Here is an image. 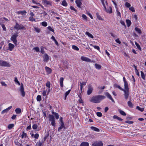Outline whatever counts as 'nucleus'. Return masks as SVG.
I'll return each mask as SVG.
<instances>
[{
  "mask_svg": "<svg viewBox=\"0 0 146 146\" xmlns=\"http://www.w3.org/2000/svg\"><path fill=\"white\" fill-rule=\"evenodd\" d=\"M106 98L105 96L102 95H96L92 96L90 98L89 101L94 103H99L102 100Z\"/></svg>",
  "mask_w": 146,
  "mask_h": 146,
  "instance_id": "obj_1",
  "label": "nucleus"
},
{
  "mask_svg": "<svg viewBox=\"0 0 146 146\" xmlns=\"http://www.w3.org/2000/svg\"><path fill=\"white\" fill-rule=\"evenodd\" d=\"M49 121L51 122V124L52 126H55L56 125L55 118L54 116L52 115L49 114L48 116Z\"/></svg>",
  "mask_w": 146,
  "mask_h": 146,
  "instance_id": "obj_2",
  "label": "nucleus"
},
{
  "mask_svg": "<svg viewBox=\"0 0 146 146\" xmlns=\"http://www.w3.org/2000/svg\"><path fill=\"white\" fill-rule=\"evenodd\" d=\"M14 28L17 30H23L25 29V27L23 25L21 24H19L17 23H16V25L14 26Z\"/></svg>",
  "mask_w": 146,
  "mask_h": 146,
  "instance_id": "obj_3",
  "label": "nucleus"
},
{
  "mask_svg": "<svg viewBox=\"0 0 146 146\" xmlns=\"http://www.w3.org/2000/svg\"><path fill=\"white\" fill-rule=\"evenodd\" d=\"M19 91L20 93L23 97H24L25 95V93L24 90V88L23 85L22 83H21V86L19 88Z\"/></svg>",
  "mask_w": 146,
  "mask_h": 146,
  "instance_id": "obj_4",
  "label": "nucleus"
},
{
  "mask_svg": "<svg viewBox=\"0 0 146 146\" xmlns=\"http://www.w3.org/2000/svg\"><path fill=\"white\" fill-rule=\"evenodd\" d=\"M0 66L9 67L10 66V65L9 62H7L6 61L2 60H0Z\"/></svg>",
  "mask_w": 146,
  "mask_h": 146,
  "instance_id": "obj_5",
  "label": "nucleus"
},
{
  "mask_svg": "<svg viewBox=\"0 0 146 146\" xmlns=\"http://www.w3.org/2000/svg\"><path fill=\"white\" fill-rule=\"evenodd\" d=\"M17 36V34H15L13 35L11 38V40L13 41V43L15 45H17V40L16 39V38Z\"/></svg>",
  "mask_w": 146,
  "mask_h": 146,
  "instance_id": "obj_6",
  "label": "nucleus"
},
{
  "mask_svg": "<svg viewBox=\"0 0 146 146\" xmlns=\"http://www.w3.org/2000/svg\"><path fill=\"white\" fill-rule=\"evenodd\" d=\"M93 91V88L91 85H89L88 86V90L87 91V94L88 95H90L92 92Z\"/></svg>",
  "mask_w": 146,
  "mask_h": 146,
  "instance_id": "obj_7",
  "label": "nucleus"
},
{
  "mask_svg": "<svg viewBox=\"0 0 146 146\" xmlns=\"http://www.w3.org/2000/svg\"><path fill=\"white\" fill-rule=\"evenodd\" d=\"M103 143L101 141H96L92 144V146H102Z\"/></svg>",
  "mask_w": 146,
  "mask_h": 146,
  "instance_id": "obj_8",
  "label": "nucleus"
},
{
  "mask_svg": "<svg viewBox=\"0 0 146 146\" xmlns=\"http://www.w3.org/2000/svg\"><path fill=\"white\" fill-rule=\"evenodd\" d=\"M50 90H51L50 88H48L47 92V90L43 91L42 93L43 96H45L46 95H48L50 91Z\"/></svg>",
  "mask_w": 146,
  "mask_h": 146,
  "instance_id": "obj_9",
  "label": "nucleus"
},
{
  "mask_svg": "<svg viewBox=\"0 0 146 146\" xmlns=\"http://www.w3.org/2000/svg\"><path fill=\"white\" fill-rule=\"evenodd\" d=\"M122 91L124 92V96L125 98L126 99H127L129 96L128 90H126L125 89H123Z\"/></svg>",
  "mask_w": 146,
  "mask_h": 146,
  "instance_id": "obj_10",
  "label": "nucleus"
},
{
  "mask_svg": "<svg viewBox=\"0 0 146 146\" xmlns=\"http://www.w3.org/2000/svg\"><path fill=\"white\" fill-rule=\"evenodd\" d=\"M82 0H76L75 3L78 7L81 8V6L82 5Z\"/></svg>",
  "mask_w": 146,
  "mask_h": 146,
  "instance_id": "obj_11",
  "label": "nucleus"
},
{
  "mask_svg": "<svg viewBox=\"0 0 146 146\" xmlns=\"http://www.w3.org/2000/svg\"><path fill=\"white\" fill-rule=\"evenodd\" d=\"M81 60L83 61H85L87 62H90L91 60L88 58L82 56L81 57Z\"/></svg>",
  "mask_w": 146,
  "mask_h": 146,
  "instance_id": "obj_12",
  "label": "nucleus"
},
{
  "mask_svg": "<svg viewBox=\"0 0 146 146\" xmlns=\"http://www.w3.org/2000/svg\"><path fill=\"white\" fill-rule=\"evenodd\" d=\"M15 47V45L11 43L8 44V49L10 51H12Z\"/></svg>",
  "mask_w": 146,
  "mask_h": 146,
  "instance_id": "obj_13",
  "label": "nucleus"
},
{
  "mask_svg": "<svg viewBox=\"0 0 146 146\" xmlns=\"http://www.w3.org/2000/svg\"><path fill=\"white\" fill-rule=\"evenodd\" d=\"M43 60L44 62H47L49 59V56L48 54H45L43 56Z\"/></svg>",
  "mask_w": 146,
  "mask_h": 146,
  "instance_id": "obj_14",
  "label": "nucleus"
},
{
  "mask_svg": "<svg viewBox=\"0 0 146 146\" xmlns=\"http://www.w3.org/2000/svg\"><path fill=\"white\" fill-rule=\"evenodd\" d=\"M104 94L108 98L110 99L112 102L114 101V100L112 98L111 96L108 92H105Z\"/></svg>",
  "mask_w": 146,
  "mask_h": 146,
  "instance_id": "obj_15",
  "label": "nucleus"
},
{
  "mask_svg": "<svg viewBox=\"0 0 146 146\" xmlns=\"http://www.w3.org/2000/svg\"><path fill=\"white\" fill-rule=\"evenodd\" d=\"M45 70L47 72V74H49L52 72V70L50 68L46 66L45 67Z\"/></svg>",
  "mask_w": 146,
  "mask_h": 146,
  "instance_id": "obj_16",
  "label": "nucleus"
},
{
  "mask_svg": "<svg viewBox=\"0 0 146 146\" xmlns=\"http://www.w3.org/2000/svg\"><path fill=\"white\" fill-rule=\"evenodd\" d=\"M12 106H10L7 108L3 110L1 112V114H3L6 113L8 111L12 108Z\"/></svg>",
  "mask_w": 146,
  "mask_h": 146,
  "instance_id": "obj_17",
  "label": "nucleus"
},
{
  "mask_svg": "<svg viewBox=\"0 0 146 146\" xmlns=\"http://www.w3.org/2000/svg\"><path fill=\"white\" fill-rule=\"evenodd\" d=\"M104 10L108 13H112V9L111 7H109L108 9H107L106 8L105 9L104 7Z\"/></svg>",
  "mask_w": 146,
  "mask_h": 146,
  "instance_id": "obj_18",
  "label": "nucleus"
},
{
  "mask_svg": "<svg viewBox=\"0 0 146 146\" xmlns=\"http://www.w3.org/2000/svg\"><path fill=\"white\" fill-rule=\"evenodd\" d=\"M63 128H64V129L65 128V127L64 123H60V126L58 128V131H61V130Z\"/></svg>",
  "mask_w": 146,
  "mask_h": 146,
  "instance_id": "obj_19",
  "label": "nucleus"
},
{
  "mask_svg": "<svg viewBox=\"0 0 146 146\" xmlns=\"http://www.w3.org/2000/svg\"><path fill=\"white\" fill-rule=\"evenodd\" d=\"M16 13L18 14H21L22 15H25L27 13V12L25 11L24 10L22 11H18Z\"/></svg>",
  "mask_w": 146,
  "mask_h": 146,
  "instance_id": "obj_20",
  "label": "nucleus"
},
{
  "mask_svg": "<svg viewBox=\"0 0 146 146\" xmlns=\"http://www.w3.org/2000/svg\"><path fill=\"white\" fill-rule=\"evenodd\" d=\"M64 79L63 77H61L59 80V82L60 83V86L62 87L63 86V82L64 81Z\"/></svg>",
  "mask_w": 146,
  "mask_h": 146,
  "instance_id": "obj_21",
  "label": "nucleus"
},
{
  "mask_svg": "<svg viewBox=\"0 0 146 146\" xmlns=\"http://www.w3.org/2000/svg\"><path fill=\"white\" fill-rule=\"evenodd\" d=\"M124 82V88L125 90H129L128 88V84L127 81Z\"/></svg>",
  "mask_w": 146,
  "mask_h": 146,
  "instance_id": "obj_22",
  "label": "nucleus"
},
{
  "mask_svg": "<svg viewBox=\"0 0 146 146\" xmlns=\"http://www.w3.org/2000/svg\"><path fill=\"white\" fill-rule=\"evenodd\" d=\"M42 2L45 5H50L51 4L50 2L46 0H42Z\"/></svg>",
  "mask_w": 146,
  "mask_h": 146,
  "instance_id": "obj_23",
  "label": "nucleus"
},
{
  "mask_svg": "<svg viewBox=\"0 0 146 146\" xmlns=\"http://www.w3.org/2000/svg\"><path fill=\"white\" fill-rule=\"evenodd\" d=\"M52 114L54 115L55 116V118L56 119H58L59 118V115L58 113L55 112L53 111H52Z\"/></svg>",
  "mask_w": 146,
  "mask_h": 146,
  "instance_id": "obj_24",
  "label": "nucleus"
},
{
  "mask_svg": "<svg viewBox=\"0 0 146 146\" xmlns=\"http://www.w3.org/2000/svg\"><path fill=\"white\" fill-rule=\"evenodd\" d=\"M135 30L136 32L139 34H141L142 33V32L140 29L137 27H135Z\"/></svg>",
  "mask_w": 146,
  "mask_h": 146,
  "instance_id": "obj_25",
  "label": "nucleus"
},
{
  "mask_svg": "<svg viewBox=\"0 0 146 146\" xmlns=\"http://www.w3.org/2000/svg\"><path fill=\"white\" fill-rule=\"evenodd\" d=\"M86 82H82L80 83V90H82L83 87L84 86L86 85Z\"/></svg>",
  "mask_w": 146,
  "mask_h": 146,
  "instance_id": "obj_26",
  "label": "nucleus"
},
{
  "mask_svg": "<svg viewBox=\"0 0 146 146\" xmlns=\"http://www.w3.org/2000/svg\"><path fill=\"white\" fill-rule=\"evenodd\" d=\"M90 128L92 129L93 130L96 131L98 132L100 131L99 129L94 127L92 126L90 127Z\"/></svg>",
  "mask_w": 146,
  "mask_h": 146,
  "instance_id": "obj_27",
  "label": "nucleus"
},
{
  "mask_svg": "<svg viewBox=\"0 0 146 146\" xmlns=\"http://www.w3.org/2000/svg\"><path fill=\"white\" fill-rule=\"evenodd\" d=\"M89 143L87 142H83L82 143L80 146H89Z\"/></svg>",
  "mask_w": 146,
  "mask_h": 146,
  "instance_id": "obj_28",
  "label": "nucleus"
},
{
  "mask_svg": "<svg viewBox=\"0 0 146 146\" xmlns=\"http://www.w3.org/2000/svg\"><path fill=\"white\" fill-rule=\"evenodd\" d=\"M15 111L16 113L17 114H19L21 112V109L19 108H16Z\"/></svg>",
  "mask_w": 146,
  "mask_h": 146,
  "instance_id": "obj_29",
  "label": "nucleus"
},
{
  "mask_svg": "<svg viewBox=\"0 0 146 146\" xmlns=\"http://www.w3.org/2000/svg\"><path fill=\"white\" fill-rule=\"evenodd\" d=\"M95 68L98 69H100L101 68V65L97 63L95 64Z\"/></svg>",
  "mask_w": 146,
  "mask_h": 146,
  "instance_id": "obj_30",
  "label": "nucleus"
},
{
  "mask_svg": "<svg viewBox=\"0 0 146 146\" xmlns=\"http://www.w3.org/2000/svg\"><path fill=\"white\" fill-rule=\"evenodd\" d=\"M86 34L88 35V36L90 38H93L94 37L93 35L90 33L89 32H86Z\"/></svg>",
  "mask_w": 146,
  "mask_h": 146,
  "instance_id": "obj_31",
  "label": "nucleus"
},
{
  "mask_svg": "<svg viewBox=\"0 0 146 146\" xmlns=\"http://www.w3.org/2000/svg\"><path fill=\"white\" fill-rule=\"evenodd\" d=\"M141 76L142 78L143 79V80H145V74L143 72L141 71Z\"/></svg>",
  "mask_w": 146,
  "mask_h": 146,
  "instance_id": "obj_32",
  "label": "nucleus"
},
{
  "mask_svg": "<svg viewBox=\"0 0 146 146\" xmlns=\"http://www.w3.org/2000/svg\"><path fill=\"white\" fill-rule=\"evenodd\" d=\"M34 28L35 31L36 32L39 33L40 32V29L39 28L36 27H34Z\"/></svg>",
  "mask_w": 146,
  "mask_h": 146,
  "instance_id": "obj_33",
  "label": "nucleus"
},
{
  "mask_svg": "<svg viewBox=\"0 0 146 146\" xmlns=\"http://www.w3.org/2000/svg\"><path fill=\"white\" fill-rule=\"evenodd\" d=\"M126 22L127 24V26L128 27H129L131 24V21L129 20H126Z\"/></svg>",
  "mask_w": 146,
  "mask_h": 146,
  "instance_id": "obj_34",
  "label": "nucleus"
},
{
  "mask_svg": "<svg viewBox=\"0 0 146 146\" xmlns=\"http://www.w3.org/2000/svg\"><path fill=\"white\" fill-rule=\"evenodd\" d=\"M119 111L120 113L122 115L125 116L126 115V113L123 111L121 110H119Z\"/></svg>",
  "mask_w": 146,
  "mask_h": 146,
  "instance_id": "obj_35",
  "label": "nucleus"
},
{
  "mask_svg": "<svg viewBox=\"0 0 146 146\" xmlns=\"http://www.w3.org/2000/svg\"><path fill=\"white\" fill-rule=\"evenodd\" d=\"M72 48L78 51L79 50V48L76 46L73 45L72 46Z\"/></svg>",
  "mask_w": 146,
  "mask_h": 146,
  "instance_id": "obj_36",
  "label": "nucleus"
},
{
  "mask_svg": "<svg viewBox=\"0 0 146 146\" xmlns=\"http://www.w3.org/2000/svg\"><path fill=\"white\" fill-rule=\"evenodd\" d=\"M70 91V90H69L68 91L66 92L65 94V100H66L67 96L69 94Z\"/></svg>",
  "mask_w": 146,
  "mask_h": 146,
  "instance_id": "obj_37",
  "label": "nucleus"
},
{
  "mask_svg": "<svg viewBox=\"0 0 146 146\" xmlns=\"http://www.w3.org/2000/svg\"><path fill=\"white\" fill-rule=\"evenodd\" d=\"M33 50L36 52H38L40 50L39 48L38 47H34L33 48Z\"/></svg>",
  "mask_w": 146,
  "mask_h": 146,
  "instance_id": "obj_38",
  "label": "nucleus"
},
{
  "mask_svg": "<svg viewBox=\"0 0 146 146\" xmlns=\"http://www.w3.org/2000/svg\"><path fill=\"white\" fill-rule=\"evenodd\" d=\"M14 124L12 123L9 124L8 126V128L9 129H11L14 126Z\"/></svg>",
  "mask_w": 146,
  "mask_h": 146,
  "instance_id": "obj_39",
  "label": "nucleus"
},
{
  "mask_svg": "<svg viewBox=\"0 0 146 146\" xmlns=\"http://www.w3.org/2000/svg\"><path fill=\"white\" fill-rule=\"evenodd\" d=\"M135 45H136V46H137V48L139 50H141V48L140 47V45H139V44L137 43L136 42H135Z\"/></svg>",
  "mask_w": 146,
  "mask_h": 146,
  "instance_id": "obj_40",
  "label": "nucleus"
},
{
  "mask_svg": "<svg viewBox=\"0 0 146 146\" xmlns=\"http://www.w3.org/2000/svg\"><path fill=\"white\" fill-rule=\"evenodd\" d=\"M114 86L115 87H116L118 88V89H119L120 90L122 91L123 89H123L119 85H117V84H115L114 85Z\"/></svg>",
  "mask_w": 146,
  "mask_h": 146,
  "instance_id": "obj_41",
  "label": "nucleus"
},
{
  "mask_svg": "<svg viewBox=\"0 0 146 146\" xmlns=\"http://www.w3.org/2000/svg\"><path fill=\"white\" fill-rule=\"evenodd\" d=\"M62 5L66 7L67 5V3L66 1L64 0L62 1Z\"/></svg>",
  "mask_w": 146,
  "mask_h": 146,
  "instance_id": "obj_42",
  "label": "nucleus"
},
{
  "mask_svg": "<svg viewBox=\"0 0 146 146\" xmlns=\"http://www.w3.org/2000/svg\"><path fill=\"white\" fill-rule=\"evenodd\" d=\"M78 101L79 103L82 104L83 106L84 105L83 100L80 96H79V99L78 100Z\"/></svg>",
  "mask_w": 146,
  "mask_h": 146,
  "instance_id": "obj_43",
  "label": "nucleus"
},
{
  "mask_svg": "<svg viewBox=\"0 0 146 146\" xmlns=\"http://www.w3.org/2000/svg\"><path fill=\"white\" fill-rule=\"evenodd\" d=\"M36 100L40 102L41 100V96L38 95L36 97Z\"/></svg>",
  "mask_w": 146,
  "mask_h": 146,
  "instance_id": "obj_44",
  "label": "nucleus"
},
{
  "mask_svg": "<svg viewBox=\"0 0 146 146\" xmlns=\"http://www.w3.org/2000/svg\"><path fill=\"white\" fill-rule=\"evenodd\" d=\"M27 135L26 133L23 132V133L21 137L22 138H25L26 137Z\"/></svg>",
  "mask_w": 146,
  "mask_h": 146,
  "instance_id": "obj_45",
  "label": "nucleus"
},
{
  "mask_svg": "<svg viewBox=\"0 0 146 146\" xmlns=\"http://www.w3.org/2000/svg\"><path fill=\"white\" fill-rule=\"evenodd\" d=\"M29 20L31 21H36L35 19H34L33 17L31 16L29 18Z\"/></svg>",
  "mask_w": 146,
  "mask_h": 146,
  "instance_id": "obj_46",
  "label": "nucleus"
},
{
  "mask_svg": "<svg viewBox=\"0 0 146 146\" xmlns=\"http://www.w3.org/2000/svg\"><path fill=\"white\" fill-rule=\"evenodd\" d=\"M42 144V143L40 141L36 143V146H41Z\"/></svg>",
  "mask_w": 146,
  "mask_h": 146,
  "instance_id": "obj_47",
  "label": "nucleus"
},
{
  "mask_svg": "<svg viewBox=\"0 0 146 146\" xmlns=\"http://www.w3.org/2000/svg\"><path fill=\"white\" fill-rule=\"evenodd\" d=\"M125 5L127 8H129L131 6V4L128 2H126L125 3Z\"/></svg>",
  "mask_w": 146,
  "mask_h": 146,
  "instance_id": "obj_48",
  "label": "nucleus"
},
{
  "mask_svg": "<svg viewBox=\"0 0 146 146\" xmlns=\"http://www.w3.org/2000/svg\"><path fill=\"white\" fill-rule=\"evenodd\" d=\"M15 82L16 83H17L18 84L19 86L20 85V83L17 80V77H15Z\"/></svg>",
  "mask_w": 146,
  "mask_h": 146,
  "instance_id": "obj_49",
  "label": "nucleus"
},
{
  "mask_svg": "<svg viewBox=\"0 0 146 146\" xmlns=\"http://www.w3.org/2000/svg\"><path fill=\"white\" fill-rule=\"evenodd\" d=\"M46 86L48 88H50V82H48L46 84Z\"/></svg>",
  "mask_w": 146,
  "mask_h": 146,
  "instance_id": "obj_50",
  "label": "nucleus"
},
{
  "mask_svg": "<svg viewBox=\"0 0 146 146\" xmlns=\"http://www.w3.org/2000/svg\"><path fill=\"white\" fill-rule=\"evenodd\" d=\"M82 17L83 19L86 21L87 20V17L85 15L83 14L82 15Z\"/></svg>",
  "mask_w": 146,
  "mask_h": 146,
  "instance_id": "obj_51",
  "label": "nucleus"
},
{
  "mask_svg": "<svg viewBox=\"0 0 146 146\" xmlns=\"http://www.w3.org/2000/svg\"><path fill=\"white\" fill-rule=\"evenodd\" d=\"M38 127V125L36 124H34L33 126L32 127L33 129H35L37 128Z\"/></svg>",
  "mask_w": 146,
  "mask_h": 146,
  "instance_id": "obj_52",
  "label": "nucleus"
},
{
  "mask_svg": "<svg viewBox=\"0 0 146 146\" xmlns=\"http://www.w3.org/2000/svg\"><path fill=\"white\" fill-rule=\"evenodd\" d=\"M42 25L44 27H46L47 25V23L46 22H42L41 23Z\"/></svg>",
  "mask_w": 146,
  "mask_h": 146,
  "instance_id": "obj_53",
  "label": "nucleus"
},
{
  "mask_svg": "<svg viewBox=\"0 0 146 146\" xmlns=\"http://www.w3.org/2000/svg\"><path fill=\"white\" fill-rule=\"evenodd\" d=\"M127 104L129 107H133V104L130 101H128L127 102Z\"/></svg>",
  "mask_w": 146,
  "mask_h": 146,
  "instance_id": "obj_54",
  "label": "nucleus"
},
{
  "mask_svg": "<svg viewBox=\"0 0 146 146\" xmlns=\"http://www.w3.org/2000/svg\"><path fill=\"white\" fill-rule=\"evenodd\" d=\"M136 108L138 110H139L140 111H143L144 110L143 108H141L139 107V106H137Z\"/></svg>",
  "mask_w": 146,
  "mask_h": 146,
  "instance_id": "obj_55",
  "label": "nucleus"
},
{
  "mask_svg": "<svg viewBox=\"0 0 146 146\" xmlns=\"http://www.w3.org/2000/svg\"><path fill=\"white\" fill-rule=\"evenodd\" d=\"M40 52L42 54H44L45 52L44 48L43 47H41L40 48Z\"/></svg>",
  "mask_w": 146,
  "mask_h": 146,
  "instance_id": "obj_56",
  "label": "nucleus"
},
{
  "mask_svg": "<svg viewBox=\"0 0 146 146\" xmlns=\"http://www.w3.org/2000/svg\"><path fill=\"white\" fill-rule=\"evenodd\" d=\"M125 122L126 123L131 124L133 123V122L132 121H130L129 120H127L125 121Z\"/></svg>",
  "mask_w": 146,
  "mask_h": 146,
  "instance_id": "obj_57",
  "label": "nucleus"
},
{
  "mask_svg": "<svg viewBox=\"0 0 146 146\" xmlns=\"http://www.w3.org/2000/svg\"><path fill=\"white\" fill-rule=\"evenodd\" d=\"M113 117L114 119H118L119 120H122V119L121 118L119 117H118L116 115H114L113 116Z\"/></svg>",
  "mask_w": 146,
  "mask_h": 146,
  "instance_id": "obj_58",
  "label": "nucleus"
},
{
  "mask_svg": "<svg viewBox=\"0 0 146 146\" xmlns=\"http://www.w3.org/2000/svg\"><path fill=\"white\" fill-rule=\"evenodd\" d=\"M129 9L133 12H135V10L134 8L133 7H131L129 8Z\"/></svg>",
  "mask_w": 146,
  "mask_h": 146,
  "instance_id": "obj_59",
  "label": "nucleus"
},
{
  "mask_svg": "<svg viewBox=\"0 0 146 146\" xmlns=\"http://www.w3.org/2000/svg\"><path fill=\"white\" fill-rule=\"evenodd\" d=\"M93 46L95 49H97L98 50H100V47L98 46L94 45Z\"/></svg>",
  "mask_w": 146,
  "mask_h": 146,
  "instance_id": "obj_60",
  "label": "nucleus"
},
{
  "mask_svg": "<svg viewBox=\"0 0 146 146\" xmlns=\"http://www.w3.org/2000/svg\"><path fill=\"white\" fill-rule=\"evenodd\" d=\"M39 134L38 133H36L34 135V138L36 139H38L39 137Z\"/></svg>",
  "mask_w": 146,
  "mask_h": 146,
  "instance_id": "obj_61",
  "label": "nucleus"
},
{
  "mask_svg": "<svg viewBox=\"0 0 146 146\" xmlns=\"http://www.w3.org/2000/svg\"><path fill=\"white\" fill-rule=\"evenodd\" d=\"M47 28H48V29L50 31L52 32H54V30L50 26H48L47 27Z\"/></svg>",
  "mask_w": 146,
  "mask_h": 146,
  "instance_id": "obj_62",
  "label": "nucleus"
},
{
  "mask_svg": "<svg viewBox=\"0 0 146 146\" xmlns=\"http://www.w3.org/2000/svg\"><path fill=\"white\" fill-rule=\"evenodd\" d=\"M1 85L2 86H4L5 87H7V84H5V82H1Z\"/></svg>",
  "mask_w": 146,
  "mask_h": 146,
  "instance_id": "obj_63",
  "label": "nucleus"
},
{
  "mask_svg": "<svg viewBox=\"0 0 146 146\" xmlns=\"http://www.w3.org/2000/svg\"><path fill=\"white\" fill-rule=\"evenodd\" d=\"M97 115L99 117H101L102 116V113L100 112H98L96 113Z\"/></svg>",
  "mask_w": 146,
  "mask_h": 146,
  "instance_id": "obj_64",
  "label": "nucleus"
}]
</instances>
